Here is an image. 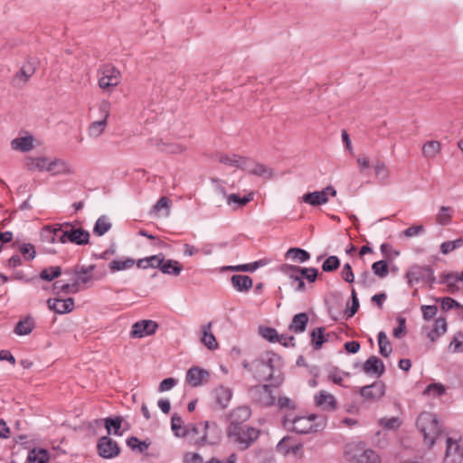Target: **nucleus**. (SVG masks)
<instances>
[{"instance_id": "obj_1", "label": "nucleus", "mask_w": 463, "mask_h": 463, "mask_svg": "<svg viewBox=\"0 0 463 463\" xmlns=\"http://www.w3.org/2000/svg\"><path fill=\"white\" fill-rule=\"evenodd\" d=\"M280 358L273 353L261 354L251 362L253 376L260 381H269L272 385L279 386L283 382L279 370Z\"/></svg>"}, {"instance_id": "obj_2", "label": "nucleus", "mask_w": 463, "mask_h": 463, "mask_svg": "<svg viewBox=\"0 0 463 463\" xmlns=\"http://www.w3.org/2000/svg\"><path fill=\"white\" fill-rule=\"evenodd\" d=\"M283 426L299 434H308L323 430L326 426V419L316 414L296 417L287 415L283 419Z\"/></svg>"}, {"instance_id": "obj_3", "label": "nucleus", "mask_w": 463, "mask_h": 463, "mask_svg": "<svg viewBox=\"0 0 463 463\" xmlns=\"http://www.w3.org/2000/svg\"><path fill=\"white\" fill-rule=\"evenodd\" d=\"M416 424L423 435L425 444L432 447L441 434V425L437 415L424 411L419 415Z\"/></svg>"}, {"instance_id": "obj_4", "label": "nucleus", "mask_w": 463, "mask_h": 463, "mask_svg": "<svg viewBox=\"0 0 463 463\" xmlns=\"http://www.w3.org/2000/svg\"><path fill=\"white\" fill-rule=\"evenodd\" d=\"M345 456L350 463H380V456L364 443H353L345 447Z\"/></svg>"}, {"instance_id": "obj_5", "label": "nucleus", "mask_w": 463, "mask_h": 463, "mask_svg": "<svg viewBox=\"0 0 463 463\" xmlns=\"http://www.w3.org/2000/svg\"><path fill=\"white\" fill-rule=\"evenodd\" d=\"M260 431L248 425L229 426L227 435L229 439L239 446L241 449H248L259 437Z\"/></svg>"}, {"instance_id": "obj_6", "label": "nucleus", "mask_w": 463, "mask_h": 463, "mask_svg": "<svg viewBox=\"0 0 463 463\" xmlns=\"http://www.w3.org/2000/svg\"><path fill=\"white\" fill-rule=\"evenodd\" d=\"M60 242H71L76 245H87L90 242V232L71 222L61 223Z\"/></svg>"}, {"instance_id": "obj_7", "label": "nucleus", "mask_w": 463, "mask_h": 463, "mask_svg": "<svg viewBox=\"0 0 463 463\" xmlns=\"http://www.w3.org/2000/svg\"><path fill=\"white\" fill-rule=\"evenodd\" d=\"M120 81L121 73L112 65H105L98 71V84L104 90L117 87Z\"/></svg>"}, {"instance_id": "obj_8", "label": "nucleus", "mask_w": 463, "mask_h": 463, "mask_svg": "<svg viewBox=\"0 0 463 463\" xmlns=\"http://www.w3.org/2000/svg\"><path fill=\"white\" fill-rule=\"evenodd\" d=\"M463 459V447L459 437L448 436L446 438V449L443 463H461Z\"/></svg>"}, {"instance_id": "obj_9", "label": "nucleus", "mask_w": 463, "mask_h": 463, "mask_svg": "<svg viewBox=\"0 0 463 463\" xmlns=\"http://www.w3.org/2000/svg\"><path fill=\"white\" fill-rule=\"evenodd\" d=\"M405 278L410 286H412L413 284L419 283L420 281H425L430 284L435 282L433 271L430 267L427 266H411L406 272Z\"/></svg>"}, {"instance_id": "obj_10", "label": "nucleus", "mask_w": 463, "mask_h": 463, "mask_svg": "<svg viewBox=\"0 0 463 463\" xmlns=\"http://www.w3.org/2000/svg\"><path fill=\"white\" fill-rule=\"evenodd\" d=\"M249 393L251 400L261 406L269 407L275 403V396L272 394L270 385L253 386L249 390Z\"/></svg>"}, {"instance_id": "obj_11", "label": "nucleus", "mask_w": 463, "mask_h": 463, "mask_svg": "<svg viewBox=\"0 0 463 463\" xmlns=\"http://www.w3.org/2000/svg\"><path fill=\"white\" fill-rule=\"evenodd\" d=\"M336 195V190L328 185L321 191H315L312 193H307L302 196V201L311 206H319L326 204L329 201V196L335 197Z\"/></svg>"}, {"instance_id": "obj_12", "label": "nucleus", "mask_w": 463, "mask_h": 463, "mask_svg": "<svg viewBox=\"0 0 463 463\" xmlns=\"http://www.w3.org/2000/svg\"><path fill=\"white\" fill-rule=\"evenodd\" d=\"M157 328L158 324L153 320H140L132 326L129 335L132 338H143L154 335Z\"/></svg>"}, {"instance_id": "obj_13", "label": "nucleus", "mask_w": 463, "mask_h": 463, "mask_svg": "<svg viewBox=\"0 0 463 463\" xmlns=\"http://www.w3.org/2000/svg\"><path fill=\"white\" fill-rule=\"evenodd\" d=\"M97 448L99 456L104 458H115L120 452L118 443L109 436L101 437L98 441Z\"/></svg>"}, {"instance_id": "obj_14", "label": "nucleus", "mask_w": 463, "mask_h": 463, "mask_svg": "<svg viewBox=\"0 0 463 463\" xmlns=\"http://www.w3.org/2000/svg\"><path fill=\"white\" fill-rule=\"evenodd\" d=\"M279 270L283 274L288 276L289 278V279L292 281V283H297V287H296L297 291H304L305 290L306 284L302 278L303 268L295 266V265L283 264L279 267Z\"/></svg>"}, {"instance_id": "obj_15", "label": "nucleus", "mask_w": 463, "mask_h": 463, "mask_svg": "<svg viewBox=\"0 0 463 463\" xmlns=\"http://www.w3.org/2000/svg\"><path fill=\"white\" fill-rule=\"evenodd\" d=\"M244 171L250 175H256L263 179H270L274 175L272 168L250 158H247V161H245Z\"/></svg>"}, {"instance_id": "obj_16", "label": "nucleus", "mask_w": 463, "mask_h": 463, "mask_svg": "<svg viewBox=\"0 0 463 463\" xmlns=\"http://www.w3.org/2000/svg\"><path fill=\"white\" fill-rule=\"evenodd\" d=\"M210 373L207 370L194 366L190 368L185 376V381L193 387H198L208 382Z\"/></svg>"}, {"instance_id": "obj_17", "label": "nucleus", "mask_w": 463, "mask_h": 463, "mask_svg": "<svg viewBox=\"0 0 463 463\" xmlns=\"http://www.w3.org/2000/svg\"><path fill=\"white\" fill-rule=\"evenodd\" d=\"M314 402L317 407L323 411H335L337 408L335 397L326 391H320L314 396Z\"/></svg>"}, {"instance_id": "obj_18", "label": "nucleus", "mask_w": 463, "mask_h": 463, "mask_svg": "<svg viewBox=\"0 0 463 463\" xmlns=\"http://www.w3.org/2000/svg\"><path fill=\"white\" fill-rule=\"evenodd\" d=\"M385 393V385L382 382L373 383L371 385L364 386L360 394L367 401L374 402L380 400Z\"/></svg>"}, {"instance_id": "obj_19", "label": "nucleus", "mask_w": 463, "mask_h": 463, "mask_svg": "<svg viewBox=\"0 0 463 463\" xmlns=\"http://www.w3.org/2000/svg\"><path fill=\"white\" fill-rule=\"evenodd\" d=\"M94 268V265H90L88 267L83 266L73 269L71 272L73 275L72 282L77 286L78 291L81 289V285L88 284L92 280V271Z\"/></svg>"}, {"instance_id": "obj_20", "label": "nucleus", "mask_w": 463, "mask_h": 463, "mask_svg": "<svg viewBox=\"0 0 463 463\" xmlns=\"http://www.w3.org/2000/svg\"><path fill=\"white\" fill-rule=\"evenodd\" d=\"M48 307L57 314H67L74 308V299L69 298L67 299L50 298L47 300Z\"/></svg>"}, {"instance_id": "obj_21", "label": "nucleus", "mask_w": 463, "mask_h": 463, "mask_svg": "<svg viewBox=\"0 0 463 463\" xmlns=\"http://www.w3.org/2000/svg\"><path fill=\"white\" fill-rule=\"evenodd\" d=\"M47 172L52 175H71L73 174V168L63 159L50 158Z\"/></svg>"}, {"instance_id": "obj_22", "label": "nucleus", "mask_w": 463, "mask_h": 463, "mask_svg": "<svg viewBox=\"0 0 463 463\" xmlns=\"http://www.w3.org/2000/svg\"><path fill=\"white\" fill-rule=\"evenodd\" d=\"M364 372L380 377L385 371L383 362L375 355L370 356L364 364Z\"/></svg>"}, {"instance_id": "obj_23", "label": "nucleus", "mask_w": 463, "mask_h": 463, "mask_svg": "<svg viewBox=\"0 0 463 463\" xmlns=\"http://www.w3.org/2000/svg\"><path fill=\"white\" fill-rule=\"evenodd\" d=\"M212 322L204 325L201 328V343L205 345L209 350H216L219 346L218 342L212 332Z\"/></svg>"}, {"instance_id": "obj_24", "label": "nucleus", "mask_w": 463, "mask_h": 463, "mask_svg": "<svg viewBox=\"0 0 463 463\" xmlns=\"http://www.w3.org/2000/svg\"><path fill=\"white\" fill-rule=\"evenodd\" d=\"M250 417V410L247 406L238 407L233 410L230 417L229 426H245L246 422Z\"/></svg>"}, {"instance_id": "obj_25", "label": "nucleus", "mask_w": 463, "mask_h": 463, "mask_svg": "<svg viewBox=\"0 0 463 463\" xmlns=\"http://www.w3.org/2000/svg\"><path fill=\"white\" fill-rule=\"evenodd\" d=\"M51 157L47 156H30L25 160V167L29 171H40V172H47L49 162Z\"/></svg>"}, {"instance_id": "obj_26", "label": "nucleus", "mask_w": 463, "mask_h": 463, "mask_svg": "<svg viewBox=\"0 0 463 463\" xmlns=\"http://www.w3.org/2000/svg\"><path fill=\"white\" fill-rule=\"evenodd\" d=\"M268 264L266 260H260L248 264L234 265V266H224L222 268V271H241V272H253L257 269L263 267Z\"/></svg>"}, {"instance_id": "obj_27", "label": "nucleus", "mask_w": 463, "mask_h": 463, "mask_svg": "<svg viewBox=\"0 0 463 463\" xmlns=\"http://www.w3.org/2000/svg\"><path fill=\"white\" fill-rule=\"evenodd\" d=\"M231 282L232 287L239 292H247L253 286L251 278L247 275H233L231 278Z\"/></svg>"}, {"instance_id": "obj_28", "label": "nucleus", "mask_w": 463, "mask_h": 463, "mask_svg": "<svg viewBox=\"0 0 463 463\" xmlns=\"http://www.w3.org/2000/svg\"><path fill=\"white\" fill-rule=\"evenodd\" d=\"M34 138L33 136L20 137L11 141V147L21 152H29L33 148Z\"/></svg>"}, {"instance_id": "obj_29", "label": "nucleus", "mask_w": 463, "mask_h": 463, "mask_svg": "<svg viewBox=\"0 0 463 463\" xmlns=\"http://www.w3.org/2000/svg\"><path fill=\"white\" fill-rule=\"evenodd\" d=\"M157 268L164 273L167 275L178 276L180 275L183 268L179 261L175 260H167L158 262L156 264Z\"/></svg>"}, {"instance_id": "obj_30", "label": "nucleus", "mask_w": 463, "mask_h": 463, "mask_svg": "<svg viewBox=\"0 0 463 463\" xmlns=\"http://www.w3.org/2000/svg\"><path fill=\"white\" fill-rule=\"evenodd\" d=\"M60 232H61V223L46 226L41 232L42 240L50 243L60 242Z\"/></svg>"}, {"instance_id": "obj_31", "label": "nucleus", "mask_w": 463, "mask_h": 463, "mask_svg": "<svg viewBox=\"0 0 463 463\" xmlns=\"http://www.w3.org/2000/svg\"><path fill=\"white\" fill-rule=\"evenodd\" d=\"M218 160L222 164L244 170L245 161H247V158L241 157L235 154H232V155L222 154V155H220Z\"/></svg>"}, {"instance_id": "obj_32", "label": "nucleus", "mask_w": 463, "mask_h": 463, "mask_svg": "<svg viewBox=\"0 0 463 463\" xmlns=\"http://www.w3.org/2000/svg\"><path fill=\"white\" fill-rule=\"evenodd\" d=\"M439 283L444 284L446 286V291L450 294H455L460 289L456 272L441 274Z\"/></svg>"}, {"instance_id": "obj_33", "label": "nucleus", "mask_w": 463, "mask_h": 463, "mask_svg": "<svg viewBox=\"0 0 463 463\" xmlns=\"http://www.w3.org/2000/svg\"><path fill=\"white\" fill-rule=\"evenodd\" d=\"M213 393H214L216 402L222 409H224L228 406V404L232 397V390L230 388L224 387V386L217 387L214 390Z\"/></svg>"}, {"instance_id": "obj_34", "label": "nucleus", "mask_w": 463, "mask_h": 463, "mask_svg": "<svg viewBox=\"0 0 463 463\" xmlns=\"http://www.w3.org/2000/svg\"><path fill=\"white\" fill-rule=\"evenodd\" d=\"M135 265V260L132 258H122L111 260L109 263V270L112 273L117 271L126 270L131 269Z\"/></svg>"}, {"instance_id": "obj_35", "label": "nucleus", "mask_w": 463, "mask_h": 463, "mask_svg": "<svg viewBox=\"0 0 463 463\" xmlns=\"http://www.w3.org/2000/svg\"><path fill=\"white\" fill-rule=\"evenodd\" d=\"M108 127V122L101 119H97L91 122L87 129L88 136L90 138H98L101 137Z\"/></svg>"}, {"instance_id": "obj_36", "label": "nucleus", "mask_w": 463, "mask_h": 463, "mask_svg": "<svg viewBox=\"0 0 463 463\" xmlns=\"http://www.w3.org/2000/svg\"><path fill=\"white\" fill-rule=\"evenodd\" d=\"M447 332V321L445 317H439L435 320L433 329L428 334L431 342H435L439 336Z\"/></svg>"}, {"instance_id": "obj_37", "label": "nucleus", "mask_w": 463, "mask_h": 463, "mask_svg": "<svg viewBox=\"0 0 463 463\" xmlns=\"http://www.w3.org/2000/svg\"><path fill=\"white\" fill-rule=\"evenodd\" d=\"M441 150V144L436 140L427 141L422 146V155L424 157L432 159L436 157Z\"/></svg>"}, {"instance_id": "obj_38", "label": "nucleus", "mask_w": 463, "mask_h": 463, "mask_svg": "<svg viewBox=\"0 0 463 463\" xmlns=\"http://www.w3.org/2000/svg\"><path fill=\"white\" fill-rule=\"evenodd\" d=\"M308 322V317L306 313H299L294 316L289 329L295 333H302L306 330L307 324Z\"/></svg>"}, {"instance_id": "obj_39", "label": "nucleus", "mask_w": 463, "mask_h": 463, "mask_svg": "<svg viewBox=\"0 0 463 463\" xmlns=\"http://www.w3.org/2000/svg\"><path fill=\"white\" fill-rule=\"evenodd\" d=\"M34 71H35L34 64L33 62L28 61L23 65V67L20 69L19 72L16 74L14 80L17 83L24 84L34 73Z\"/></svg>"}, {"instance_id": "obj_40", "label": "nucleus", "mask_w": 463, "mask_h": 463, "mask_svg": "<svg viewBox=\"0 0 463 463\" xmlns=\"http://www.w3.org/2000/svg\"><path fill=\"white\" fill-rule=\"evenodd\" d=\"M33 328L34 322L33 318L28 317L16 324L14 332L18 335H27L31 334Z\"/></svg>"}, {"instance_id": "obj_41", "label": "nucleus", "mask_w": 463, "mask_h": 463, "mask_svg": "<svg viewBox=\"0 0 463 463\" xmlns=\"http://www.w3.org/2000/svg\"><path fill=\"white\" fill-rule=\"evenodd\" d=\"M111 226L112 224L107 216H100L94 224L93 232L97 236H102L111 229Z\"/></svg>"}, {"instance_id": "obj_42", "label": "nucleus", "mask_w": 463, "mask_h": 463, "mask_svg": "<svg viewBox=\"0 0 463 463\" xmlns=\"http://www.w3.org/2000/svg\"><path fill=\"white\" fill-rule=\"evenodd\" d=\"M122 417L107 418L105 419V427L108 430V435L114 434L121 436L122 432L119 431L122 424Z\"/></svg>"}, {"instance_id": "obj_43", "label": "nucleus", "mask_w": 463, "mask_h": 463, "mask_svg": "<svg viewBox=\"0 0 463 463\" xmlns=\"http://www.w3.org/2000/svg\"><path fill=\"white\" fill-rule=\"evenodd\" d=\"M375 176L383 183H386L390 176V171L386 164L382 160H377L373 165Z\"/></svg>"}, {"instance_id": "obj_44", "label": "nucleus", "mask_w": 463, "mask_h": 463, "mask_svg": "<svg viewBox=\"0 0 463 463\" xmlns=\"http://www.w3.org/2000/svg\"><path fill=\"white\" fill-rule=\"evenodd\" d=\"M378 345L379 352L383 357H388L392 354V348L391 343L383 331L378 333Z\"/></svg>"}, {"instance_id": "obj_45", "label": "nucleus", "mask_w": 463, "mask_h": 463, "mask_svg": "<svg viewBox=\"0 0 463 463\" xmlns=\"http://www.w3.org/2000/svg\"><path fill=\"white\" fill-rule=\"evenodd\" d=\"M446 387L440 383L429 384L423 391V395L431 398H438L445 394Z\"/></svg>"}, {"instance_id": "obj_46", "label": "nucleus", "mask_w": 463, "mask_h": 463, "mask_svg": "<svg viewBox=\"0 0 463 463\" xmlns=\"http://www.w3.org/2000/svg\"><path fill=\"white\" fill-rule=\"evenodd\" d=\"M287 258H291L293 260L298 261L299 263H304L310 259V254L302 249L299 248H290L286 252Z\"/></svg>"}, {"instance_id": "obj_47", "label": "nucleus", "mask_w": 463, "mask_h": 463, "mask_svg": "<svg viewBox=\"0 0 463 463\" xmlns=\"http://www.w3.org/2000/svg\"><path fill=\"white\" fill-rule=\"evenodd\" d=\"M164 260L163 254L153 255L145 259H141L137 261V265L138 268L146 269L148 267L157 268L156 264Z\"/></svg>"}, {"instance_id": "obj_48", "label": "nucleus", "mask_w": 463, "mask_h": 463, "mask_svg": "<svg viewBox=\"0 0 463 463\" xmlns=\"http://www.w3.org/2000/svg\"><path fill=\"white\" fill-rule=\"evenodd\" d=\"M53 291L57 294H76L79 292L77 286L73 282L61 283V281H57L53 284Z\"/></svg>"}, {"instance_id": "obj_49", "label": "nucleus", "mask_w": 463, "mask_h": 463, "mask_svg": "<svg viewBox=\"0 0 463 463\" xmlns=\"http://www.w3.org/2000/svg\"><path fill=\"white\" fill-rule=\"evenodd\" d=\"M48 460L49 455L45 449H33L28 455L30 463H47Z\"/></svg>"}, {"instance_id": "obj_50", "label": "nucleus", "mask_w": 463, "mask_h": 463, "mask_svg": "<svg viewBox=\"0 0 463 463\" xmlns=\"http://www.w3.org/2000/svg\"><path fill=\"white\" fill-rule=\"evenodd\" d=\"M452 209L449 206H441L436 215V222L440 225H448L452 218Z\"/></svg>"}, {"instance_id": "obj_51", "label": "nucleus", "mask_w": 463, "mask_h": 463, "mask_svg": "<svg viewBox=\"0 0 463 463\" xmlns=\"http://www.w3.org/2000/svg\"><path fill=\"white\" fill-rule=\"evenodd\" d=\"M61 274V269L59 266H52L43 269L40 278L46 281H52Z\"/></svg>"}, {"instance_id": "obj_52", "label": "nucleus", "mask_w": 463, "mask_h": 463, "mask_svg": "<svg viewBox=\"0 0 463 463\" xmlns=\"http://www.w3.org/2000/svg\"><path fill=\"white\" fill-rule=\"evenodd\" d=\"M259 334L260 335L266 339L267 341L270 343H276L278 340V332L273 327H269L265 326H259Z\"/></svg>"}, {"instance_id": "obj_53", "label": "nucleus", "mask_w": 463, "mask_h": 463, "mask_svg": "<svg viewBox=\"0 0 463 463\" xmlns=\"http://www.w3.org/2000/svg\"><path fill=\"white\" fill-rule=\"evenodd\" d=\"M449 351L456 353H463V333L458 332L453 335V338L449 345Z\"/></svg>"}, {"instance_id": "obj_54", "label": "nucleus", "mask_w": 463, "mask_h": 463, "mask_svg": "<svg viewBox=\"0 0 463 463\" xmlns=\"http://www.w3.org/2000/svg\"><path fill=\"white\" fill-rule=\"evenodd\" d=\"M463 245V240L458 238L454 241H447L440 244V252L447 255Z\"/></svg>"}, {"instance_id": "obj_55", "label": "nucleus", "mask_w": 463, "mask_h": 463, "mask_svg": "<svg viewBox=\"0 0 463 463\" xmlns=\"http://www.w3.org/2000/svg\"><path fill=\"white\" fill-rule=\"evenodd\" d=\"M325 329L323 327H317L311 333L312 344L315 349H320L322 345L326 341L325 335Z\"/></svg>"}, {"instance_id": "obj_56", "label": "nucleus", "mask_w": 463, "mask_h": 463, "mask_svg": "<svg viewBox=\"0 0 463 463\" xmlns=\"http://www.w3.org/2000/svg\"><path fill=\"white\" fill-rule=\"evenodd\" d=\"M97 107H98V111H99V119L105 120L108 122L109 118L110 117V112H111L110 101H109L107 99H101L98 103Z\"/></svg>"}, {"instance_id": "obj_57", "label": "nucleus", "mask_w": 463, "mask_h": 463, "mask_svg": "<svg viewBox=\"0 0 463 463\" xmlns=\"http://www.w3.org/2000/svg\"><path fill=\"white\" fill-rule=\"evenodd\" d=\"M252 200V194H250L247 196L240 197L236 194H232L226 195V201L229 205H232V203H236L238 206H243L247 204L250 201Z\"/></svg>"}, {"instance_id": "obj_58", "label": "nucleus", "mask_w": 463, "mask_h": 463, "mask_svg": "<svg viewBox=\"0 0 463 463\" xmlns=\"http://www.w3.org/2000/svg\"><path fill=\"white\" fill-rule=\"evenodd\" d=\"M170 207H171V201L167 197L163 196L153 206L152 213H159L162 209H165L166 211L165 215L169 216Z\"/></svg>"}, {"instance_id": "obj_59", "label": "nucleus", "mask_w": 463, "mask_h": 463, "mask_svg": "<svg viewBox=\"0 0 463 463\" xmlns=\"http://www.w3.org/2000/svg\"><path fill=\"white\" fill-rule=\"evenodd\" d=\"M372 269L373 273L380 278H384L389 273L388 264L385 260L374 262L372 266Z\"/></svg>"}, {"instance_id": "obj_60", "label": "nucleus", "mask_w": 463, "mask_h": 463, "mask_svg": "<svg viewBox=\"0 0 463 463\" xmlns=\"http://www.w3.org/2000/svg\"><path fill=\"white\" fill-rule=\"evenodd\" d=\"M339 266V259L336 256H330L322 264V269L325 272H331L337 269Z\"/></svg>"}, {"instance_id": "obj_61", "label": "nucleus", "mask_w": 463, "mask_h": 463, "mask_svg": "<svg viewBox=\"0 0 463 463\" xmlns=\"http://www.w3.org/2000/svg\"><path fill=\"white\" fill-rule=\"evenodd\" d=\"M209 426V423L207 421L202 422L200 424H189L188 426L184 427V431H182V437L188 436L190 434H197L200 431V429L206 430Z\"/></svg>"}, {"instance_id": "obj_62", "label": "nucleus", "mask_w": 463, "mask_h": 463, "mask_svg": "<svg viewBox=\"0 0 463 463\" xmlns=\"http://www.w3.org/2000/svg\"><path fill=\"white\" fill-rule=\"evenodd\" d=\"M171 428H172L173 431L175 432V436L182 437V431H184V427H183V420L179 415L174 414L172 416Z\"/></svg>"}, {"instance_id": "obj_63", "label": "nucleus", "mask_w": 463, "mask_h": 463, "mask_svg": "<svg viewBox=\"0 0 463 463\" xmlns=\"http://www.w3.org/2000/svg\"><path fill=\"white\" fill-rule=\"evenodd\" d=\"M128 446H129L132 449H137L139 452L145 451L148 448V444L145 441H140L136 437H130L127 440Z\"/></svg>"}, {"instance_id": "obj_64", "label": "nucleus", "mask_w": 463, "mask_h": 463, "mask_svg": "<svg viewBox=\"0 0 463 463\" xmlns=\"http://www.w3.org/2000/svg\"><path fill=\"white\" fill-rule=\"evenodd\" d=\"M379 424L388 430H395L401 425V421L397 417L383 418L379 420Z\"/></svg>"}]
</instances>
